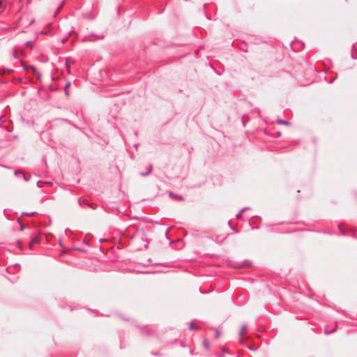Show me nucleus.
Wrapping results in <instances>:
<instances>
[{"instance_id": "1", "label": "nucleus", "mask_w": 357, "mask_h": 357, "mask_svg": "<svg viewBox=\"0 0 357 357\" xmlns=\"http://www.w3.org/2000/svg\"><path fill=\"white\" fill-rule=\"evenodd\" d=\"M246 332H247L246 326H245V325L242 326L240 329V331H239L240 335L243 336L246 333Z\"/></svg>"}, {"instance_id": "2", "label": "nucleus", "mask_w": 357, "mask_h": 357, "mask_svg": "<svg viewBox=\"0 0 357 357\" xmlns=\"http://www.w3.org/2000/svg\"><path fill=\"white\" fill-rule=\"evenodd\" d=\"M276 122H277L278 124H284V125H286V126L290 125V122H289L287 121H284V120H282V119H278Z\"/></svg>"}, {"instance_id": "3", "label": "nucleus", "mask_w": 357, "mask_h": 357, "mask_svg": "<svg viewBox=\"0 0 357 357\" xmlns=\"http://www.w3.org/2000/svg\"><path fill=\"white\" fill-rule=\"evenodd\" d=\"M215 333H216V335H215V337L216 338H219L221 335V331L219 328H215Z\"/></svg>"}, {"instance_id": "4", "label": "nucleus", "mask_w": 357, "mask_h": 357, "mask_svg": "<svg viewBox=\"0 0 357 357\" xmlns=\"http://www.w3.org/2000/svg\"><path fill=\"white\" fill-rule=\"evenodd\" d=\"M30 68H31V70H33V72L36 74V78H37L38 79H40V77H41V75H40V74H38V73H36V70H35V68H33V67H30Z\"/></svg>"}, {"instance_id": "5", "label": "nucleus", "mask_w": 357, "mask_h": 357, "mask_svg": "<svg viewBox=\"0 0 357 357\" xmlns=\"http://www.w3.org/2000/svg\"><path fill=\"white\" fill-rule=\"evenodd\" d=\"M33 243H38L39 242L38 238L36 237L34 239L32 240Z\"/></svg>"}, {"instance_id": "6", "label": "nucleus", "mask_w": 357, "mask_h": 357, "mask_svg": "<svg viewBox=\"0 0 357 357\" xmlns=\"http://www.w3.org/2000/svg\"><path fill=\"white\" fill-rule=\"evenodd\" d=\"M26 46L31 47L32 46L31 42H27L26 43Z\"/></svg>"}, {"instance_id": "7", "label": "nucleus", "mask_w": 357, "mask_h": 357, "mask_svg": "<svg viewBox=\"0 0 357 357\" xmlns=\"http://www.w3.org/2000/svg\"><path fill=\"white\" fill-rule=\"evenodd\" d=\"M204 345L206 347H208V342L206 340L204 341Z\"/></svg>"}, {"instance_id": "8", "label": "nucleus", "mask_w": 357, "mask_h": 357, "mask_svg": "<svg viewBox=\"0 0 357 357\" xmlns=\"http://www.w3.org/2000/svg\"><path fill=\"white\" fill-rule=\"evenodd\" d=\"M24 178L25 181H28L29 180V178L25 174H24Z\"/></svg>"}, {"instance_id": "9", "label": "nucleus", "mask_w": 357, "mask_h": 357, "mask_svg": "<svg viewBox=\"0 0 357 357\" xmlns=\"http://www.w3.org/2000/svg\"><path fill=\"white\" fill-rule=\"evenodd\" d=\"M33 245V242H30L29 247H30L31 249H32Z\"/></svg>"}, {"instance_id": "10", "label": "nucleus", "mask_w": 357, "mask_h": 357, "mask_svg": "<svg viewBox=\"0 0 357 357\" xmlns=\"http://www.w3.org/2000/svg\"><path fill=\"white\" fill-rule=\"evenodd\" d=\"M195 328V326H194L193 324H192L190 325V329H192V328Z\"/></svg>"}, {"instance_id": "11", "label": "nucleus", "mask_w": 357, "mask_h": 357, "mask_svg": "<svg viewBox=\"0 0 357 357\" xmlns=\"http://www.w3.org/2000/svg\"><path fill=\"white\" fill-rule=\"evenodd\" d=\"M24 229V225H21L20 230H21V231H22Z\"/></svg>"}, {"instance_id": "12", "label": "nucleus", "mask_w": 357, "mask_h": 357, "mask_svg": "<svg viewBox=\"0 0 357 357\" xmlns=\"http://www.w3.org/2000/svg\"><path fill=\"white\" fill-rule=\"evenodd\" d=\"M2 8V2L0 1V10H1Z\"/></svg>"}, {"instance_id": "13", "label": "nucleus", "mask_w": 357, "mask_h": 357, "mask_svg": "<svg viewBox=\"0 0 357 357\" xmlns=\"http://www.w3.org/2000/svg\"><path fill=\"white\" fill-rule=\"evenodd\" d=\"M66 40H67L66 38L63 39V40H62V43H66Z\"/></svg>"}, {"instance_id": "14", "label": "nucleus", "mask_w": 357, "mask_h": 357, "mask_svg": "<svg viewBox=\"0 0 357 357\" xmlns=\"http://www.w3.org/2000/svg\"><path fill=\"white\" fill-rule=\"evenodd\" d=\"M70 83H67V84H66V88H68V87H69V86H70Z\"/></svg>"}, {"instance_id": "15", "label": "nucleus", "mask_w": 357, "mask_h": 357, "mask_svg": "<svg viewBox=\"0 0 357 357\" xmlns=\"http://www.w3.org/2000/svg\"><path fill=\"white\" fill-rule=\"evenodd\" d=\"M67 69H68V72L70 73V67L68 66H67Z\"/></svg>"}]
</instances>
